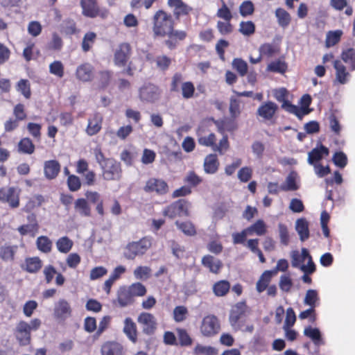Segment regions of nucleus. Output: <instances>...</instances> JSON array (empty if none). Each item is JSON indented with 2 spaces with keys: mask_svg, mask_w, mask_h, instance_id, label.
I'll list each match as a JSON object with an SVG mask.
<instances>
[{
  "mask_svg": "<svg viewBox=\"0 0 355 355\" xmlns=\"http://www.w3.org/2000/svg\"><path fill=\"white\" fill-rule=\"evenodd\" d=\"M181 89L182 96L184 98L189 99L193 96L195 87L191 82H185L182 83Z\"/></svg>",
  "mask_w": 355,
  "mask_h": 355,
  "instance_id": "nucleus-57",
  "label": "nucleus"
},
{
  "mask_svg": "<svg viewBox=\"0 0 355 355\" xmlns=\"http://www.w3.org/2000/svg\"><path fill=\"white\" fill-rule=\"evenodd\" d=\"M220 162L218 159L217 155L211 153L205 157L203 166L206 173H216L218 170Z\"/></svg>",
  "mask_w": 355,
  "mask_h": 355,
  "instance_id": "nucleus-17",
  "label": "nucleus"
},
{
  "mask_svg": "<svg viewBox=\"0 0 355 355\" xmlns=\"http://www.w3.org/2000/svg\"><path fill=\"white\" fill-rule=\"evenodd\" d=\"M153 31L155 36H167L166 44L170 49H174L178 43V31L173 30L174 21L171 15L159 10L153 17Z\"/></svg>",
  "mask_w": 355,
  "mask_h": 355,
  "instance_id": "nucleus-1",
  "label": "nucleus"
},
{
  "mask_svg": "<svg viewBox=\"0 0 355 355\" xmlns=\"http://www.w3.org/2000/svg\"><path fill=\"white\" fill-rule=\"evenodd\" d=\"M197 141L199 145L211 148L217 141L216 135L211 130V125L202 122L196 130Z\"/></svg>",
  "mask_w": 355,
  "mask_h": 355,
  "instance_id": "nucleus-5",
  "label": "nucleus"
},
{
  "mask_svg": "<svg viewBox=\"0 0 355 355\" xmlns=\"http://www.w3.org/2000/svg\"><path fill=\"white\" fill-rule=\"evenodd\" d=\"M17 246L4 245L0 247V259L6 262H12L14 261Z\"/></svg>",
  "mask_w": 355,
  "mask_h": 355,
  "instance_id": "nucleus-26",
  "label": "nucleus"
},
{
  "mask_svg": "<svg viewBox=\"0 0 355 355\" xmlns=\"http://www.w3.org/2000/svg\"><path fill=\"white\" fill-rule=\"evenodd\" d=\"M71 313V306L66 300H60L55 304L54 315L56 318L64 320L69 318Z\"/></svg>",
  "mask_w": 355,
  "mask_h": 355,
  "instance_id": "nucleus-14",
  "label": "nucleus"
},
{
  "mask_svg": "<svg viewBox=\"0 0 355 355\" xmlns=\"http://www.w3.org/2000/svg\"><path fill=\"white\" fill-rule=\"evenodd\" d=\"M194 354H205V355H214L216 354V350L214 347L210 346H202L201 345L198 344L194 349Z\"/></svg>",
  "mask_w": 355,
  "mask_h": 355,
  "instance_id": "nucleus-64",
  "label": "nucleus"
},
{
  "mask_svg": "<svg viewBox=\"0 0 355 355\" xmlns=\"http://www.w3.org/2000/svg\"><path fill=\"white\" fill-rule=\"evenodd\" d=\"M146 192H156L158 194H164L167 191V184L161 180L152 178L147 181L144 187Z\"/></svg>",
  "mask_w": 355,
  "mask_h": 355,
  "instance_id": "nucleus-15",
  "label": "nucleus"
},
{
  "mask_svg": "<svg viewBox=\"0 0 355 355\" xmlns=\"http://www.w3.org/2000/svg\"><path fill=\"white\" fill-rule=\"evenodd\" d=\"M275 17L279 25L282 28L288 26L291 21V15L284 8H278L275 10Z\"/></svg>",
  "mask_w": 355,
  "mask_h": 355,
  "instance_id": "nucleus-32",
  "label": "nucleus"
},
{
  "mask_svg": "<svg viewBox=\"0 0 355 355\" xmlns=\"http://www.w3.org/2000/svg\"><path fill=\"white\" fill-rule=\"evenodd\" d=\"M220 329V322L216 316L209 315L202 319L200 325V331L203 336L211 337L217 334Z\"/></svg>",
  "mask_w": 355,
  "mask_h": 355,
  "instance_id": "nucleus-7",
  "label": "nucleus"
},
{
  "mask_svg": "<svg viewBox=\"0 0 355 355\" xmlns=\"http://www.w3.org/2000/svg\"><path fill=\"white\" fill-rule=\"evenodd\" d=\"M329 128L331 131L336 136L340 135L342 127L341 125L334 114H330L329 117Z\"/></svg>",
  "mask_w": 355,
  "mask_h": 355,
  "instance_id": "nucleus-50",
  "label": "nucleus"
},
{
  "mask_svg": "<svg viewBox=\"0 0 355 355\" xmlns=\"http://www.w3.org/2000/svg\"><path fill=\"white\" fill-rule=\"evenodd\" d=\"M159 95L158 87L153 84L144 85L139 90L141 100L148 103L155 102L159 98Z\"/></svg>",
  "mask_w": 355,
  "mask_h": 355,
  "instance_id": "nucleus-11",
  "label": "nucleus"
},
{
  "mask_svg": "<svg viewBox=\"0 0 355 355\" xmlns=\"http://www.w3.org/2000/svg\"><path fill=\"white\" fill-rule=\"evenodd\" d=\"M17 89L21 92V93L26 97V98H29L31 96V89H30V83L28 80L21 79L19 81L17 84Z\"/></svg>",
  "mask_w": 355,
  "mask_h": 355,
  "instance_id": "nucleus-63",
  "label": "nucleus"
},
{
  "mask_svg": "<svg viewBox=\"0 0 355 355\" xmlns=\"http://www.w3.org/2000/svg\"><path fill=\"white\" fill-rule=\"evenodd\" d=\"M274 275H275V272H271L270 270H266L262 273L256 284V289L258 293H261L266 290Z\"/></svg>",
  "mask_w": 355,
  "mask_h": 355,
  "instance_id": "nucleus-23",
  "label": "nucleus"
},
{
  "mask_svg": "<svg viewBox=\"0 0 355 355\" xmlns=\"http://www.w3.org/2000/svg\"><path fill=\"white\" fill-rule=\"evenodd\" d=\"M56 246L60 252L67 253L73 246V241L67 236H63L57 241Z\"/></svg>",
  "mask_w": 355,
  "mask_h": 355,
  "instance_id": "nucleus-42",
  "label": "nucleus"
},
{
  "mask_svg": "<svg viewBox=\"0 0 355 355\" xmlns=\"http://www.w3.org/2000/svg\"><path fill=\"white\" fill-rule=\"evenodd\" d=\"M133 298L136 296H144L146 293V287L139 282L134 283L128 287Z\"/></svg>",
  "mask_w": 355,
  "mask_h": 355,
  "instance_id": "nucleus-54",
  "label": "nucleus"
},
{
  "mask_svg": "<svg viewBox=\"0 0 355 355\" xmlns=\"http://www.w3.org/2000/svg\"><path fill=\"white\" fill-rule=\"evenodd\" d=\"M247 230L250 235L255 234L257 236H263L267 232V225L263 220L259 219L252 225L248 227Z\"/></svg>",
  "mask_w": 355,
  "mask_h": 355,
  "instance_id": "nucleus-31",
  "label": "nucleus"
},
{
  "mask_svg": "<svg viewBox=\"0 0 355 355\" xmlns=\"http://www.w3.org/2000/svg\"><path fill=\"white\" fill-rule=\"evenodd\" d=\"M295 230L301 241H304L309 238V223L306 218H301L296 220Z\"/></svg>",
  "mask_w": 355,
  "mask_h": 355,
  "instance_id": "nucleus-22",
  "label": "nucleus"
},
{
  "mask_svg": "<svg viewBox=\"0 0 355 355\" xmlns=\"http://www.w3.org/2000/svg\"><path fill=\"white\" fill-rule=\"evenodd\" d=\"M37 248L44 252L48 253L51 250L52 241L45 236H39L37 239Z\"/></svg>",
  "mask_w": 355,
  "mask_h": 355,
  "instance_id": "nucleus-43",
  "label": "nucleus"
},
{
  "mask_svg": "<svg viewBox=\"0 0 355 355\" xmlns=\"http://www.w3.org/2000/svg\"><path fill=\"white\" fill-rule=\"evenodd\" d=\"M216 27L218 32L223 35L230 34L234 30L231 21H218Z\"/></svg>",
  "mask_w": 355,
  "mask_h": 355,
  "instance_id": "nucleus-52",
  "label": "nucleus"
},
{
  "mask_svg": "<svg viewBox=\"0 0 355 355\" xmlns=\"http://www.w3.org/2000/svg\"><path fill=\"white\" fill-rule=\"evenodd\" d=\"M233 67L238 71L241 76H244L248 72V64L241 58H235L232 62Z\"/></svg>",
  "mask_w": 355,
  "mask_h": 355,
  "instance_id": "nucleus-55",
  "label": "nucleus"
},
{
  "mask_svg": "<svg viewBox=\"0 0 355 355\" xmlns=\"http://www.w3.org/2000/svg\"><path fill=\"white\" fill-rule=\"evenodd\" d=\"M102 117L98 114H95L92 119H89L86 129L87 133L90 135L97 134L101 129Z\"/></svg>",
  "mask_w": 355,
  "mask_h": 355,
  "instance_id": "nucleus-29",
  "label": "nucleus"
},
{
  "mask_svg": "<svg viewBox=\"0 0 355 355\" xmlns=\"http://www.w3.org/2000/svg\"><path fill=\"white\" fill-rule=\"evenodd\" d=\"M150 245V241L147 239L130 243L124 248L123 256L128 260H133L136 257L144 254Z\"/></svg>",
  "mask_w": 355,
  "mask_h": 355,
  "instance_id": "nucleus-6",
  "label": "nucleus"
},
{
  "mask_svg": "<svg viewBox=\"0 0 355 355\" xmlns=\"http://www.w3.org/2000/svg\"><path fill=\"white\" fill-rule=\"evenodd\" d=\"M279 47L270 43H264L259 47V53L262 57L271 58L279 53Z\"/></svg>",
  "mask_w": 355,
  "mask_h": 355,
  "instance_id": "nucleus-35",
  "label": "nucleus"
},
{
  "mask_svg": "<svg viewBox=\"0 0 355 355\" xmlns=\"http://www.w3.org/2000/svg\"><path fill=\"white\" fill-rule=\"evenodd\" d=\"M288 69V64L284 58H279L271 62L267 66L266 70L270 72L279 73L284 74Z\"/></svg>",
  "mask_w": 355,
  "mask_h": 355,
  "instance_id": "nucleus-25",
  "label": "nucleus"
},
{
  "mask_svg": "<svg viewBox=\"0 0 355 355\" xmlns=\"http://www.w3.org/2000/svg\"><path fill=\"white\" fill-rule=\"evenodd\" d=\"M230 147L228 137L227 135H224L223 138L219 141V143L217 144L216 141H215L214 145H213L211 148L215 151L218 152L220 155L224 154Z\"/></svg>",
  "mask_w": 355,
  "mask_h": 355,
  "instance_id": "nucleus-45",
  "label": "nucleus"
},
{
  "mask_svg": "<svg viewBox=\"0 0 355 355\" xmlns=\"http://www.w3.org/2000/svg\"><path fill=\"white\" fill-rule=\"evenodd\" d=\"M118 302L121 307L131 304L134 302V298L129 289L125 287L121 288L118 292Z\"/></svg>",
  "mask_w": 355,
  "mask_h": 355,
  "instance_id": "nucleus-28",
  "label": "nucleus"
},
{
  "mask_svg": "<svg viewBox=\"0 0 355 355\" xmlns=\"http://www.w3.org/2000/svg\"><path fill=\"white\" fill-rule=\"evenodd\" d=\"M341 59L347 64L350 65L352 70H355V49L348 48L342 51Z\"/></svg>",
  "mask_w": 355,
  "mask_h": 355,
  "instance_id": "nucleus-37",
  "label": "nucleus"
},
{
  "mask_svg": "<svg viewBox=\"0 0 355 355\" xmlns=\"http://www.w3.org/2000/svg\"><path fill=\"white\" fill-rule=\"evenodd\" d=\"M179 229L187 236H194L196 234L195 226L191 222L187 221L179 224Z\"/></svg>",
  "mask_w": 355,
  "mask_h": 355,
  "instance_id": "nucleus-61",
  "label": "nucleus"
},
{
  "mask_svg": "<svg viewBox=\"0 0 355 355\" xmlns=\"http://www.w3.org/2000/svg\"><path fill=\"white\" fill-rule=\"evenodd\" d=\"M304 334L311 338L315 345L323 344L320 331L318 328H313L309 326L304 329Z\"/></svg>",
  "mask_w": 355,
  "mask_h": 355,
  "instance_id": "nucleus-34",
  "label": "nucleus"
},
{
  "mask_svg": "<svg viewBox=\"0 0 355 355\" xmlns=\"http://www.w3.org/2000/svg\"><path fill=\"white\" fill-rule=\"evenodd\" d=\"M277 110L278 105L275 103L267 101L260 105L257 110V115L264 121H270L272 123H275Z\"/></svg>",
  "mask_w": 355,
  "mask_h": 355,
  "instance_id": "nucleus-8",
  "label": "nucleus"
},
{
  "mask_svg": "<svg viewBox=\"0 0 355 355\" xmlns=\"http://www.w3.org/2000/svg\"><path fill=\"white\" fill-rule=\"evenodd\" d=\"M334 67L336 70V78L338 82L342 85L347 83L350 74L347 71L346 67L340 60H336L334 62Z\"/></svg>",
  "mask_w": 355,
  "mask_h": 355,
  "instance_id": "nucleus-20",
  "label": "nucleus"
},
{
  "mask_svg": "<svg viewBox=\"0 0 355 355\" xmlns=\"http://www.w3.org/2000/svg\"><path fill=\"white\" fill-rule=\"evenodd\" d=\"M96 38V34L94 32L87 33L83 40L82 42V49L83 51L87 52L90 48L92 44H93Z\"/></svg>",
  "mask_w": 355,
  "mask_h": 355,
  "instance_id": "nucleus-49",
  "label": "nucleus"
},
{
  "mask_svg": "<svg viewBox=\"0 0 355 355\" xmlns=\"http://www.w3.org/2000/svg\"><path fill=\"white\" fill-rule=\"evenodd\" d=\"M329 154V150L328 148L321 144L320 147L315 148L309 153L308 162L313 165L315 163L320 161L324 156H327Z\"/></svg>",
  "mask_w": 355,
  "mask_h": 355,
  "instance_id": "nucleus-16",
  "label": "nucleus"
},
{
  "mask_svg": "<svg viewBox=\"0 0 355 355\" xmlns=\"http://www.w3.org/2000/svg\"><path fill=\"white\" fill-rule=\"evenodd\" d=\"M221 3V7L216 12V17L224 21H231L233 15L231 10L228 8L224 0H219Z\"/></svg>",
  "mask_w": 355,
  "mask_h": 355,
  "instance_id": "nucleus-38",
  "label": "nucleus"
},
{
  "mask_svg": "<svg viewBox=\"0 0 355 355\" xmlns=\"http://www.w3.org/2000/svg\"><path fill=\"white\" fill-rule=\"evenodd\" d=\"M343 35V31L336 30L334 31H329L327 34L325 44L327 47H331L338 44Z\"/></svg>",
  "mask_w": 355,
  "mask_h": 355,
  "instance_id": "nucleus-40",
  "label": "nucleus"
},
{
  "mask_svg": "<svg viewBox=\"0 0 355 355\" xmlns=\"http://www.w3.org/2000/svg\"><path fill=\"white\" fill-rule=\"evenodd\" d=\"M202 264L214 274H218L223 266L220 259L209 254L205 255L202 258Z\"/></svg>",
  "mask_w": 355,
  "mask_h": 355,
  "instance_id": "nucleus-13",
  "label": "nucleus"
},
{
  "mask_svg": "<svg viewBox=\"0 0 355 355\" xmlns=\"http://www.w3.org/2000/svg\"><path fill=\"white\" fill-rule=\"evenodd\" d=\"M319 297L318 292L315 290L309 289L306 291L304 303L306 305L309 306L310 307L315 308L318 304Z\"/></svg>",
  "mask_w": 355,
  "mask_h": 355,
  "instance_id": "nucleus-39",
  "label": "nucleus"
},
{
  "mask_svg": "<svg viewBox=\"0 0 355 355\" xmlns=\"http://www.w3.org/2000/svg\"><path fill=\"white\" fill-rule=\"evenodd\" d=\"M278 228L281 243L287 245L289 243V234L286 225L283 223H279Z\"/></svg>",
  "mask_w": 355,
  "mask_h": 355,
  "instance_id": "nucleus-62",
  "label": "nucleus"
},
{
  "mask_svg": "<svg viewBox=\"0 0 355 355\" xmlns=\"http://www.w3.org/2000/svg\"><path fill=\"white\" fill-rule=\"evenodd\" d=\"M51 73L62 78L64 76V66L60 61H54L49 65Z\"/></svg>",
  "mask_w": 355,
  "mask_h": 355,
  "instance_id": "nucleus-58",
  "label": "nucleus"
},
{
  "mask_svg": "<svg viewBox=\"0 0 355 355\" xmlns=\"http://www.w3.org/2000/svg\"><path fill=\"white\" fill-rule=\"evenodd\" d=\"M296 321L295 313L293 308L289 307L286 310V319L284 321V329H288L293 327Z\"/></svg>",
  "mask_w": 355,
  "mask_h": 355,
  "instance_id": "nucleus-60",
  "label": "nucleus"
},
{
  "mask_svg": "<svg viewBox=\"0 0 355 355\" xmlns=\"http://www.w3.org/2000/svg\"><path fill=\"white\" fill-rule=\"evenodd\" d=\"M254 6L251 1H245L239 6V12L241 16L247 17L254 13Z\"/></svg>",
  "mask_w": 355,
  "mask_h": 355,
  "instance_id": "nucleus-51",
  "label": "nucleus"
},
{
  "mask_svg": "<svg viewBox=\"0 0 355 355\" xmlns=\"http://www.w3.org/2000/svg\"><path fill=\"white\" fill-rule=\"evenodd\" d=\"M279 286L282 291L288 293L293 286V282L290 275H282L279 279Z\"/></svg>",
  "mask_w": 355,
  "mask_h": 355,
  "instance_id": "nucleus-56",
  "label": "nucleus"
},
{
  "mask_svg": "<svg viewBox=\"0 0 355 355\" xmlns=\"http://www.w3.org/2000/svg\"><path fill=\"white\" fill-rule=\"evenodd\" d=\"M137 322L142 326V331L145 334L152 335L157 329V320L153 315L143 312L137 318Z\"/></svg>",
  "mask_w": 355,
  "mask_h": 355,
  "instance_id": "nucleus-9",
  "label": "nucleus"
},
{
  "mask_svg": "<svg viewBox=\"0 0 355 355\" xmlns=\"http://www.w3.org/2000/svg\"><path fill=\"white\" fill-rule=\"evenodd\" d=\"M151 269L148 266H139L134 270V276L137 279H147L150 277Z\"/></svg>",
  "mask_w": 355,
  "mask_h": 355,
  "instance_id": "nucleus-53",
  "label": "nucleus"
},
{
  "mask_svg": "<svg viewBox=\"0 0 355 355\" xmlns=\"http://www.w3.org/2000/svg\"><path fill=\"white\" fill-rule=\"evenodd\" d=\"M239 31L243 35L250 36L255 32V25L252 21H241Z\"/></svg>",
  "mask_w": 355,
  "mask_h": 355,
  "instance_id": "nucleus-44",
  "label": "nucleus"
},
{
  "mask_svg": "<svg viewBox=\"0 0 355 355\" xmlns=\"http://www.w3.org/2000/svg\"><path fill=\"white\" fill-rule=\"evenodd\" d=\"M19 151L25 154H33L35 150V146L29 138L21 139L18 144Z\"/></svg>",
  "mask_w": 355,
  "mask_h": 355,
  "instance_id": "nucleus-41",
  "label": "nucleus"
},
{
  "mask_svg": "<svg viewBox=\"0 0 355 355\" xmlns=\"http://www.w3.org/2000/svg\"><path fill=\"white\" fill-rule=\"evenodd\" d=\"M252 169L250 167H242L238 171V178L242 182H247L252 178Z\"/></svg>",
  "mask_w": 355,
  "mask_h": 355,
  "instance_id": "nucleus-59",
  "label": "nucleus"
},
{
  "mask_svg": "<svg viewBox=\"0 0 355 355\" xmlns=\"http://www.w3.org/2000/svg\"><path fill=\"white\" fill-rule=\"evenodd\" d=\"M275 98L279 103H282V108L286 112L295 114L299 119L307 114V112L300 110L299 107L292 104L288 101L289 92L285 87H281L275 89L273 92Z\"/></svg>",
  "mask_w": 355,
  "mask_h": 355,
  "instance_id": "nucleus-3",
  "label": "nucleus"
},
{
  "mask_svg": "<svg viewBox=\"0 0 355 355\" xmlns=\"http://www.w3.org/2000/svg\"><path fill=\"white\" fill-rule=\"evenodd\" d=\"M123 332L128 338L133 343L137 341V327L136 324L130 318H126L124 321Z\"/></svg>",
  "mask_w": 355,
  "mask_h": 355,
  "instance_id": "nucleus-27",
  "label": "nucleus"
},
{
  "mask_svg": "<svg viewBox=\"0 0 355 355\" xmlns=\"http://www.w3.org/2000/svg\"><path fill=\"white\" fill-rule=\"evenodd\" d=\"M102 355H123L121 345L115 342L105 343L101 347Z\"/></svg>",
  "mask_w": 355,
  "mask_h": 355,
  "instance_id": "nucleus-24",
  "label": "nucleus"
},
{
  "mask_svg": "<svg viewBox=\"0 0 355 355\" xmlns=\"http://www.w3.org/2000/svg\"><path fill=\"white\" fill-rule=\"evenodd\" d=\"M248 312V306L245 302H239L231 309L229 321L235 331H239L244 327V323Z\"/></svg>",
  "mask_w": 355,
  "mask_h": 355,
  "instance_id": "nucleus-4",
  "label": "nucleus"
},
{
  "mask_svg": "<svg viewBox=\"0 0 355 355\" xmlns=\"http://www.w3.org/2000/svg\"><path fill=\"white\" fill-rule=\"evenodd\" d=\"M94 154L105 180H119L121 178L122 168L120 162L112 158H106L100 148H95Z\"/></svg>",
  "mask_w": 355,
  "mask_h": 355,
  "instance_id": "nucleus-2",
  "label": "nucleus"
},
{
  "mask_svg": "<svg viewBox=\"0 0 355 355\" xmlns=\"http://www.w3.org/2000/svg\"><path fill=\"white\" fill-rule=\"evenodd\" d=\"M76 78L83 82H88L93 78V67L90 64L85 63L78 66L76 71Z\"/></svg>",
  "mask_w": 355,
  "mask_h": 355,
  "instance_id": "nucleus-18",
  "label": "nucleus"
},
{
  "mask_svg": "<svg viewBox=\"0 0 355 355\" xmlns=\"http://www.w3.org/2000/svg\"><path fill=\"white\" fill-rule=\"evenodd\" d=\"M60 171V164L56 160L46 161L44 164L45 177L49 180L55 179Z\"/></svg>",
  "mask_w": 355,
  "mask_h": 355,
  "instance_id": "nucleus-19",
  "label": "nucleus"
},
{
  "mask_svg": "<svg viewBox=\"0 0 355 355\" xmlns=\"http://www.w3.org/2000/svg\"><path fill=\"white\" fill-rule=\"evenodd\" d=\"M193 343V338L184 329H179V345L190 347Z\"/></svg>",
  "mask_w": 355,
  "mask_h": 355,
  "instance_id": "nucleus-48",
  "label": "nucleus"
},
{
  "mask_svg": "<svg viewBox=\"0 0 355 355\" xmlns=\"http://www.w3.org/2000/svg\"><path fill=\"white\" fill-rule=\"evenodd\" d=\"M5 202H7L12 208H17L19 205V192L14 187L6 189Z\"/></svg>",
  "mask_w": 355,
  "mask_h": 355,
  "instance_id": "nucleus-33",
  "label": "nucleus"
},
{
  "mask_svg": "<svg viewBox=\"0 0 355 355\" xmlns=\"http://www.w3.org/2000/svg\"><path fill=\"white\" fill-rule=\"evenodd\" d=\"M26 270L29 272H36L42 267V263L38 257L28 258L26 260Z\"/></svg>",
  "mask_w": 355,
  "mask_h": 355,
  "instance_id": "nucleus-46",
  "label": "nucleus"
},
{
  "mask_svg": "<svg viewBox=\"0 0 355 355\" xmlns=\"http://www.w3.org/2000/svg\"><path fill=\"white\" fill-rule=\"evenodd\" d=\"M74 208L81 216H89L91 215V209L84 198H78L74 203Z\"/></svg>",
  "mask_w": 355,
  "mask_h": 355,
  "instance_id": "nucleus-36",
  "label": "nucleus"
},
{
  "mask_svg": "<svg viewBox=\"0 0 355 355\" xmlns=\"http://www.w3.org/2000/svg\"><path fill=\"white\" fill-rule=\"evenodd\" d=\"M80 5L83 15L87 17H94L99 12L96 0H80Z\"/></svg>",
  "mask_w": 355,
  "mask_h": 355,
  "instance_id": "nucleus-21",
  "label": "nucleus"
},
{
  "mask_svg": "<svg viewBox=\"0 0 355 355\" xmlns=\"http://www.w3.org/2000/svg\"><path fill=\"white\" fill-rule=\"evenodd\" d=\"M332 161L336 166L340 168H345L348 162L347 155L342 151L336 152L333 155Z\"/></svg>",
  "mask_w": 355,
  "mask_h": 355,
  "instance_id": "nucleus-47",
  "label": "nucleus"
},
{
  "mask_svg": "<svg viewBox=\"0 0 355 355\" xmlns=\"http://www.w3.org/2000/svg\"><path fill=\"white\" fill-rule=\"evenodd\" d=\"M131 46L130 44L124 42L120 44L115 50L114 55V62L119 67L125 66L130 58Z\"/></svg>",
  "mask_w": 355,
  "mask_h": 355,
  "instance_id": "nucleus-10",
  "label": "nucleus"
},
{
  "mask_svg": "<svg viewBox=\"0 0 355 355\" xmlns=\"http://www.w3.org/2000/svg\"><path fill=\"white\" fill-rule=\"evenodd\" d=\"M213 292L217 297L226 295L230 289V284L227 280H220L213 285Z\"/></svg>",
  "mask_w": 355,
  "mask_h": 355,
  "instance_id": "nucleus-30",
  "label": "nucleus"
},
{
  "mask_svg": "<svg viewBox=\"0 0 355 355\" xmlns=\"http://www.w3.org/2000/svg\"><path fill=\"white\" fill-rule=\"evenodd\" d=\"M15 334L20 345H26L29 344L31 340V331L27 322L20 321L17 324Z\"/></svg>",
  "mask_w": 355,
  "mask_h": 355,
  "instance_id": "nucleus-12",
  "label": "nucleus"
}]
</instances>
